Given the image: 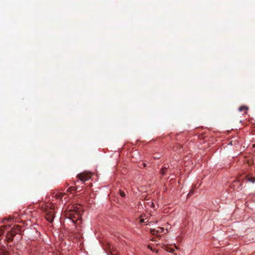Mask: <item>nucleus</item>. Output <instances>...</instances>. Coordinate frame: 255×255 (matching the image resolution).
I'll return each mask as SVG.
<instances>
[{"label":"nucleus","instance_id":"10","mask_svg":"<svg viewBox=\"0 0 255 255\" xmlns=\"http://www.w3.org/2000/svg\"><path fill=\"white\" fill-rule=\"evenodd\" d=\"M119 193H120V196L122 197H125L126 196V193L124 191L120 190Z\"/></svg>","mask_w":255,"mask_h":255},{"label":"nucleus","instance_id":"8","mask_svg":"<svg viewBox=\"0 0 255 255\" xmlns=\"http://www.w3.org/2000/svg\"><path fill=\"white\" fill-rule=\"evenodd\" d=\"M64 195H65V193L58 192L54 194V197L57 199H62Z\"/></svg>","mask_w":255,"mask_h":255},{"label":"nucleus","instance_id":"13","mask_svg":"<svg viewBox=\"0 0 255 255\" xmlns=\"http://www.w3.org/2000/svg\"><path fill=\"white\" fill-rule=\"evenodd\" d=\"M164 231V228L162 227H158L157 232L159 233H162Z\"/></svg>","mask_w":255,"mask_h":255},{"label":"nucleus","instance_id":"12","mask_svg":"<svg viewBox=\"0 0 255 255\" xmlns=\"http://www.w3.org/2000/svg\"><path fill=\"white\" fill-rule=\"evenodd\" d=\"M248 181L251 182L252 183L255 182V178L254 177L249 178L248 179Z\"/></svg>","mask_w":255,"mask_h":255},{"label":"nucleus","instance_id":"15","mask_svg":"<svg viewBox=\"0 0 255 255\" xmlns=\"http://www.w3.org/2000/svg\"><path fill=\"white\" fill-rule=\"evenodd\" d=\"M140 222L141 223H145L146 224H149V222L148 221H145L143 219H140Z\"/></svg>","mask_w":255,"mask_h":255},{"label":"nucleus","instance_id":"4","mask_svg":"<svg viewBox=\"0 0 255 255\" xmlns=\"http://www.w3.org/2000/svg\"><path fill=\"white\" fill-rule=\"evenodd\" d=\"M11 225H6L0 227V237L3 235L5 231H7L10 229Z\"/></svg>","mask_w":255,"mask_h":255},{"label":"nucleus","instance_id":"11","mask_svg":"<svg viewBox=\"0 0 255 255\" xmlns=\"http://www.w3.org/2000/svg\"><path fill=\"white\" fill-rule=\"evenodd\" d=\"M150 232H151V233L152 234H156L159 233L158 232H157V230H156L155 229H151Z\"/></svg>","mask_w":255,"mask_h":255},{"label":"nucleus","instance_id":"18","mask_svg":"<svg viewBox=\"0 0 255 255\" xmlns=\"http://www.w3.org/2000/svg\"><path fill=\"white\" fill-rule=\"evenodd\" d=\"M148 249H150L152 251L154 252V250H153L152 249V248L150 246H148Z\"/></svg>","mask_w":255,"mask_h":255},{"label":"nucleus","instance_id":"2","mask_svg":"<svg viewBox=\"0 0 255 255\" xmlns=\"http://www.w3.org/2000/svg\"><path fill=\"white\" fill-rule=\"evenodd\" d=\"M21 228L20 226L15 225L11 229L10 231L7 233L6 240L7 242H10L13 240V237L16 234H20Z\"/></svg>","mask_w":255,"mask_h":255},{"label":"nucleus","instance_id":"14","mask_svg":"<svg viewBox=\"0 0 255 255\" xmlns=\"http://www.w3.org/2000/svg\"><path fill=\"white\" fill-rule=\"evenodd\" d=\"M178 146H180V148H181L182 146H181L180 144H178L176 146H174L173 147V149L174 150H176L178 149ZM180 150V148H179V150Z\"/></svg>","mask_w":255,"mask_h":255},{"label":"nucleus","instance_id":"9","mask_svg":"<svg viewBox=\"0 0 255 255\" xmlns=\"http://www.w3.org/2000/svg\"><path fill=\"white\" fill-rule=\"evenodd\" d=\"M73 210L75 211L77 213H79L81 210V207L80 206H74L73 207Z\"/></svg>","mask_w":255,"mask_h":255},{"label":"nucleus","instance_id":"6","mask_svg":"<svg viewBox=\"0 0 255 255\" xmlns=\"http://www.w3.org/2000/svg\"><path fill=\"white\" fill-rule=\"evenodd\" d=\"M169 168V166H163V168L162 169H160V174L162 176H164L166 174V173L167 172V170H168V169Z\"/></svg>","mask_w":255,"mask_h":255},{"label":"nucleus","instance_id":"16","mask_svg":"<svg viewBox=\"0 0 255 255\" xmlns=\"http://www.w3.org/2000/svg\"><path fill=\"white\" fill-rule=\"evenodd\" d=\"M0 255H9L7 252H2Z\"/></svg>","mask_w":255,"mask_h":255},{"label":"nucleus","instance_id":"1","mask_svg":"<svg viewBox=\"0 0 255 255\" xmlns=\"http://www.w3.org/2000/svg\"><path fill=\"white\" fill-rule=\"evenodd\" d=\"M42 210L45 213V217L49 223H52L55 217V206L52 203H46L42 204Z\"/></svg>","mask_w":255,"mask_h":255},{"label":"nucleus","instance_id":"17","mask_svg":"<svg viewBox=\"0 0 255 255\" xmlns=\"http://www.w3.org/2000/svg\"><path fill=\"white\" fill-rule=\"evenodd\" d=\"M141 165L143 167H145L146 166V164L144 162L142 163Z\"/></svg>","mask_w":255,"mask_h":255},{"label":"nucleus","instance_id":"5","mask_svg":"<svg viewBox=\"0 0 255 255\" xmlns=\"http://www.w3.org/2000/svg\"><path fill=\"white\" fill-rule=\"evenodd\" d=\"M79 183V180H76L75 182V186H71L67 190V192H71L73 191H76L79 189V185L78 184Z\"/></svg>","mask_w":255,"mask_h":255},{"label":"nucleus","instance_id":"7","mask_svg":"<svg viewBox=\"0 0 255 255\" xmlns=\"http://www.w3.org/2000/svg\"><path fill=\"white\" fill-rule=\"evenodd\" d=\"M239 111H244L245 114H247V111L249 110V108L245 106H241L239 109Z\"/></svg>","mask_w":255,"mask_h":255},{"label":"nucleus","instance_id":"19","mask_svg":"<svg viewBox=\"0 0 255 255\" xmlns=\"http://www.w3.org/2000/svg\"><path fill=\"white\" fill-rule=\"evenodd\" d=\"M174 251V250H171V252H173Z\"/></svg>","mask_w":255,"mask_h":255},{"label":"nucleus","instance_id":"3","mask_svg":"<svg viewBox=\"0 0 255 255\" xmlns=\"http://www.w3.org/2000/svg\"><path fill=\"white\" fill-rule=\"evenodd\" d=\"M92 174L90 172H84L77 175V180L80 181L82 184H84L86 181L89 180L91 178Z\"/></svg>","mask_w":255,"mask_h":255}]
</instances>
